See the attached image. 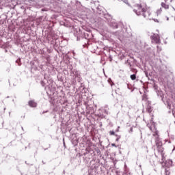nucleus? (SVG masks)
<instances>
[{"instance_id":"obj_1","label":"nucleus","mask_w":175,"mask_h":175,"mask_svg":"<svg viewBox=\"0 0 175 175\" xmlns=\"http://www.w3.org/2000/svg\"><path fill=\"white\" fill-rule=\"evenodd\" d=\"M134 12L137 16H143L144 18H148L150 16H151L150 8H148L147 3L143 1H140L139 3L135 5Z\"/></svg>"},{"instance_id":"obj_2","label":"nucleus","mask_w":175,"mask_h":175,"mask_svg":"<svg viewBox=\"0 0 175 175\" xmlns=\"http://www.w3.org/2000/svg\"><path fill=\"white\" fill-rule=\"evenodd\" d=\"M156 146L157 147V151L159 154L161 156L162 162H165V149L163 148L162 142L158 141L156 142Z\"/></svg>"},{"instance_id":"obj_3","label":"nucleus","mask_w":175,"mask_h":175,"mask_svg":"<svg viewBox=\"0 0 175 175\" xmlns=\"http://www.w3.org/2000/svg\"><path fill=\"white\" fill-rule=\"evenodd\" d=\"M152 42L154 43H156L157 44H159V43H161V39L159 38V36L157 34H154L153 36H151L150 37Z\"/></svg>"},{"instance_id":"obj_4","label":"nucleus","mask_w":175,"mask_h":175,"mask_svg":"<svg viewBox=\"0 0 175 175\" xmlns=\"http://www.w3.org/2000/svg\"><path fill=\"white\" fill-rule=\"evenodd\" d=\"M170 2H172V0H170ZM169 0H164V2L161 3V8H163V9L167 10L169 9Z\"/></svg>"},{"instance_id":"obj_5","label":"nucleus","mask_w":175,"mask_h":175,"mask_svg":"<svg viewBox=\"0 0 175 175\" xmlns=\"http://www.w3.org/2000/svg\"><path fill=\"white\" fill-rule=\"evenodd\" d=\"M29 106H30V107H36L37 104L35 101L30 100L29 101Z\"/></svg>"},{"instance_id":"obj_6","label":"nucleus","mask_w":175,"mask_h":175,"mask_svg":"<svg viewBox=\"0 0 175 175\" xmlns=\"http://www.w3.org/2000/svg\"><path fill=\"white\" fill-rule=\"evenodd\" d=\"M148 98L147 97V94H144L142 96V100H144V102H147Z\"/></svg>"},{"instance_id":"obj_7","label":"nucleus","mask_w":175,"mask_h":175,"mask_svg":"<svg viewBox=\"0 0 175 175\" xmlns=\"http://www.w3.org/2000/svg\"><path fill=\"white\" fill-rule=\"evenodd\" d=\"M146 110L148 111V113H151L152 111V110L151 109V105H148L146 108Z\"/></svg>"},{"instance_id":"obj_8","label":"nucleus","mask_w":175,"mask_h":175,"mask_svg":"<svg viewBox=\"0 0 175 175\" xmlns=\"http://www.w3.org/2000/svg\"><path fill=\"white\" fill-rule=\"evenodd\" d=\"M131 80H135L136 79V75L133 74L131 75Z\"/></svg>"},{"instance_id":"obj_9","label":"nucleus","mask_w":175,"mask_h":175,"mask_svg":"<svg viewBox=\"0 0 175 175\" xmlns=\"http://www.w3.org/2000/svg\"><path fill=\"white\" fill-rule=\"evenodd\" d=\"M109 135H111V136H113V135H116V133L114 131H110Z\"/></svg>"},{"instance_id":"obj_10","label":"nucleus","mask_w":175,"mask_h":175,"mask_svg":"<svg viewBox=\"0 0 175 175\" xmlns=\"http://www.w3.org/2000/svg\"><path fill=\"white\" fill-rule=\"evenodd\" d=\"M112 147H117V146H116V144H111Z\"/></svg>"},{"instance_id":"obj_11","label":"nucleus","mask_w":175,"mask_h":175,"mask_svg":"<svg viewBox=\"0 0 175 175\" xmlns=\"http://www.w3.org/2000/svg\"><path fill=\"white\" fill-rule=\"evenodd\" d=\"M109 59H110V62H111V60H112L111 56L109 57Z\"/></svg>"},{"instance_id":"obj_12","label":"nucleus","mask_w":175,"mask_h":175,"mask_svg":"<svg viewBox=\"0 0 175 175\" xmlns=\"http://www.w3.org/2000/svg\"><path fill=\"white\" fill-rule=\"evenodd\" d=\"M131 132H133V129L131 128Z\"/></svg>"},{"instance_id":"obj_13","label":"nucleus","mask_w":175,"mask_h":175,"mask_svg":"<svg viewBox=\"0 0 175 175\" xmlns=\"http://www.w3.org/2000/svg\"><path fill=\"white\" fill-rule=\"evenodd\" d=\"M155 157L158 158V156L157 155V153H154Z\"/></svg>"},{"instance_id":"obj_14","label":"nucleus","mask_w":175,"mask_h":175,"mask_svg":"<svg viewBox=\"0 0 175 175\" xmlns=\"http://www.w3.org/2000/svg\"><path fill=\"white\" fill-rule=\"evenodd\" d=\"M149 129H150V131H153L152 127H149Z\"/></svg>"},{"instance_id":"obj_15","label":"nucleus","mask_w":175,"mask_h":175,"mask_svg":"<svg viewBox=\"0 0 175 175\" xmlns=\"http://www.w3.org/2000/svg\"><path fill=\"white\" fill-rule=\"evenodd\" d=\"M116 142H118V139H116Z\"/></svg>"},{"instance_id":"obj_16","label":"nucleus","mask_w":175,"mask_h":175,"mask_svg":"<svg viewBox=\"0 0 175 175\" xmlns=\"http://www.w3.org/2000/svg\"><path fill=\"white\" fill-rule=\"evenodd\" d=\"M113 83L111 84V85L112 86Z\"/></svg>"}]
</instances>
